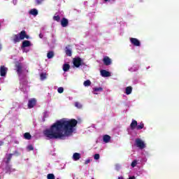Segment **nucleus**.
I'll use <instances>...</instances> for the list:
<instances>
[{
	"instance_id": "nucleus-15",
	"label": "nucleus",
	"mask_w": 179,
	"mask_h": 179,
	"mask_svg": "<svg viewBox=\"0 0 179 179\" xmlns=\"http://www.w3.org/2000/svg\"><path fill=\"white\" fill-rule=\"evenodd\" d=\"M73 159L75 162H78L80 159V153L75 152L73 155Z\"/></svg>"
},
{
	"instance_id": "nucleus-25",
	"label": "nucleus",
	"mask_w": 179,
	"mask_h": 179,
	"mask_svg": "<svg viewBox=\"0 0 179 179\" xmlns=\"http://www.w3.org/2000/svg\"><path fill=\"white\" fill-rule=\"evenodd\" d=\"M12 156H13L12 154L8 155L7 159L6 161V164H9V163H10V160H12Z\"/></svg>"
},
{
	"instance_id": "nucleus-22",
	"label": "nucleus",
	"mask_w": 179,
	"mask_h": 179,
	"mask_svg": "<svg viewBox=\"0 0 179 179\" xmlns=\"http://www.w3.org/2000/svg\"><path fill=\"white\" fill-rule=\"evenodd\" d=\"M41 80H45L47 79V73H41L40 74Z\"/></svg>"
},
{
	"instance_id": "nucleus-31",
	"label": "nucleus",
	"mask_w": 179,
	"mask_h": 179,
	"mask_svg": "<svg viewBox=\"0 0 179 179\" xmlns=\"http://www.w3.org/2000/svg\"><path fill=\"white\" fill-rule=\"evenodd\" d=\"M36 5H41L43 2H44V0H35Z\"/></svg>"
},
{
	"instance_id": "nucleus-6",
	"label": "nucleus",
	"mask_w": 179,
	"mask_h": 179,
	"mask_svg": "<svg viewBox=\"0 0 179 179\" xmlns=\"http://www.w3.org/2000/svg\"><path fill=\"white\" fill-rule=\"evenodd\" d=\"M130 42L135 47H141V41H139V40H138V38H131Z\"/></svg>"
},
{
	"instance_id": "nucleus-2",
	"label": "nucleus",
	"mask_w": 179,
	"mask_h": 179,
	"mask_svg": "<svg viewBox=\"0 0 179 179\" xmlns=\"http://www.w3.org/2000/svg\"><path fill=\"white\" fill-rule=\"evenodd\" d=\"M24 38L29 40V38H30V36L27 35L26 31L22 30L19 34H14L13 36L12 40L14 44H16L17 43H20V40H24Z\"/></svg>"
},
{
	"instance_id": "nucleus-28",
	"label": "nucleus",
	"mask_w": 179,
	"mask_h": 179,
	"mask_svg": "<svg viewBox=\"0 0 179 179\" xmlns=\"http://www.w3.org/2000/svg\"><path fill=\"white\" fill-rule=\"evenodd\" d=\"M48 179H55V176L53 173H49L47 176Z\"/></svg>"
},
{
	"instance_id": "nucleus-19",
	"label": "nucleus",
	"mask_w": 179,
	"mask_h": 179,
	"mask_svg": "<svg viewBox=\"0 0 179 179\" xmlns=\"http://www.w3.org/2000/svg\"><path fill=\"white\" fill-rule=\"evenodd\" d=\"M65 52L67 57H72V50L68 48V47H66Z\"/></svg>"
},
{
	"instance_id": "nucleus-40",
	"label": "nucleus",
	"mask_w": 179,
	"mask_h": 179,
	"mask_svg": "<svg viewBox=\"0 0 179 179\" xmlns=\"http://www.w3.org/2000/svg\"><path fill=\"white\" fill-rule=\"evenodd\" d=\"M111 0H104L105 2H110Z\"/></svg>"
},
{
	"instance_id": "nucleus-24",
	"label": "nucleus",
	"mask_w": 179,
	"mask_h": 179,
	"mask_svg": "<svg viewBox=\"0 0 179 179\" xmlns=\"http://www.w3.org/2000/svg\"><path fill=\"white\" fill-rule=\"evenodd\" d=\"M47 57L48 59H51V58H54V52L50 51L49 52H48Z\"/></svg>"
},
{
	"instance_id": "nucleus-18",
	"label": "nucleus",
	"mask_w": 179,
	"mask_h": 179,
	"mask_svg": "<svg viewBox=\"0 0 179 179\" xmlns=\"http://www.w3.org/2000/svg\"><path fill=\"white\" fill-rule=\"evenodd\" d=\"M30 15H33V16H37L38 15V10L36 8H33L29 12Z\"/></svg>"
},
{
	"instance_id": "nucleus-12",
	"label": "nucleus",
	"mask_w": 179,
	"mask_h": 179,
	"mask_svg": "<svg viewBox=\"0 0 179 179\" xmlns=\"http://www.w3.org/2000/svg\"><path fill=\"white\" fill-rule=\"evenodd\" d=\"M138 127V122L135 120H132L131 123L130 124V129L134 131Z\"/></svg>"
},
{
	"instance_id": "nucleus-36",
	"label": "nucleus",
	"mask_w": 179,
	"mask_h": 179,
	"mask_svg": "<svg viewBox=\"0 0 179 179\" xmlns=\"http://www.w3.org/2000/svg\"><path fill=\"white\" fill-rule=\"evenodd\" d=\"M94 159L95 160H99V159H100V155H99V154H95V155H94Z\"/></svg>"
},
{
	"instance_id": "nucleus-1",
	"label": "nucleus",
	"mask_w": 179,
	"mask_h": 179,
	"mask_svg": "<svg viewBox=\"0 0 179 179\" xmlns=\"http://www.w3.org/2000/svg\"><path fill=\"white\" fill-rule=\"evenodd\" d=\"M78 125V120L64 119L57 120L50 129L43 131V135L49 139H62L64 136H69L73 132V128Z\"/></svg>"
},
{
	"instance_id": "nucleus-17",
	"label": "nucleus",
	"mask_w": 179,
	"mask_h": 179,
	"mask_svg": "<svg viewBox=\"0 0 179 179\" xmlns=\"http://www.w3.org/2000/svg\"><path fill=\"white\" fill-rule=\"evenodd\" d=\"M70 69H71V65H69V64H64L63 65V71L64 72H68Z\"/></svg>"
},
{
	"instance_id": "nucleus-3",
	"label": "nucleus",
	"mask_w": 179,
	"mask_h": 179,
	"mask_svg": "<svg viewBox=\"0 0 179 179\" xmlns=\"http://www.w3.org/2000/svg\"><path fill=\"white\" fill-rule=\"evenodd\" d=\"M73 64L76 68L85 66L83 60L80 57H77L73 59Z\"/></svg>"
},
{
	"instance_id": "nucleus-27",
	"label": "nucleus",
	"mask_w": 179,
	"mask_h": 179,
	"mask_svg": "<svg viewBox=\"0 0 179 179\" xmlns=\"http://www.w3.org/2000/svg\"><path fill=\"white\" fill-rule=\"evenodd\" d=\"M83 85L85 87L90 86V85H92V82L90 80H87L84 82Z\"/></svg>"
},
{
	"instance_id": "nucleus-34",
	"label": "nucleus",
	"mask_w": 179,
	"mask_h": 179,
	"mask_svg": "<svg viewBox=\"0 0 179 179\" xmlns=\"http://www.w3.org/2000/svg\"><path fill=\"white\" fill-rule=\"evenodd\" d=\"M75 106L77 107V108H82V104H80L79 102H76Z\"/></svg>"
},
{
	"instance_id": "nucleus-4",
	"label": "nucleus",
	"mask_w": 179,
	"mask_h": 179,
	"mask_svg": "<svg viewBox=\"0 0 179 179\" xmlns=\"http://www.w3.org/2000/svg\"><path fill=\"white\" fill-rule=\"evenodd\" d=\"M135 142L136 146L139 148V149H145V148H146L145 143L141 138H136Z\"/></svg>"
},
{
	"instance_id": "nucleus-26",
	"label": "nucleus",
	"mask_w": 179,
	"mask_h": 179,
	"mask_svg": "<svg viewBox=\"0 0 179 179\" xmlns=\"http://www.w3.org/2000/svg\"><path fill=\"white\" fill-rule=\"evenodd\" d=\"M53 20H55V22H60L61 17H59V15H55L53 16Z\"/></svg>"
},
{
	"instance_id": "nucleus-38",
	"label": "nucleus",
	"mask_w": 179,
	"mask_h": 179,
	"mask_svg": "<svg viewBox=\"0 0 179 179\" xmlns=\"http://www.w3.org/2000/svg\"><path fill=\"white\" fill-rule=\"evenodd\" d=\"M40 38H43L44 37V35L43 34H39Z\"/></svg>"
},
{
	"instance_id": "nucleus-5",
	"label": "nucleus",
	"mask_w": 179,
	"mask_h": 179,
	"mask_svg": "<svg viewBox=\"0 0 179 179\" xmlns=\"http://www.w3.org/2000/svg\"><path fill=\"white\" fill-rule=\"evenodd\" d=\"M15 68H16L17 75L20 76V75H22V69H23V66L22 65V63H19V62L15 63Z\"/></svg>"
},
{
	"instance_id": "nucleus-37",
	"label": "nucleus",
	"mask_w": 179,
	"mask_h": 179,
	"mask_svg": "<svg viewBox=\"0 0 179 179\" xmlns=\"http://www.w3.org/2000/svg\"><path fill=\"white\" fill-rule=\"evenodd\" d=\"M90 162V159H87L85 160V164H89Z\"/></svg>"
},
{
	"instance_id": "nucleus-14",
	"label": "nucleus",
	"mask_w": 179,
	"mask_h": 179,
	"mask_svg": "<svg viewBox=\"0 0 179 179\" xmlns=\"http://www.w3.org/2000/svg\"><path fill=\"white\" fill-rule=\"evenodd\" d=\"M103 142H105V143H108V142H110V141H111V136L106 134L103 137Z\"/></svg>"
},
{
	"instance_id": "nucleus-8",
	"label": "nucleus",
	"mask_w": 179,
	"mask_h": 179,
	"mask_svg": "<svg viewBox=\"0 0 179 179\" xmlns=\"http://www.w3.org/2000/svg\"><path fill=\"white\" fill-rule=\"evenodd\" d=\"M103 62L106 66H108L109 65H111L113 62L108 56H105L103 59Z\"/></svg>"
},
{
	"instance_id": "nucleus-13",
	"label": "nucleus",
	"mask_w": 179,
	"mask_h": 179,
	"mask_svg": "<svg viewBox=\"0 0 179 179\" xmlns=\"http://www.w3.org/2000/svg\"><path fill=\"white\" fill-rule=\"evenodd\" d=\"M30 45H31V43L30 42V41H24L22 42L21 48H26V47H30Z\"/></svg>"
},
{
	"instance_id": "nucleus-20",
	"label": "nucleus",
	"mask_w": 179,
	"mask_h": 179,
	"mask_svg": "<svg viewBox=\"0 0 179 179\" xmlns=\"http://www.w3.org/2000/svg\"><path fill=\"white\" fill-rule=\"evenodd\" d=\"M125 93L127 95L131 94V93H132V87L131 86L127 87L125 90Z\"/></svg>"
},
{
	"instance_id": "nucleus-11",
	"label": "nucleus",
	"mask_w": 179,
	"mask_h": 179,
	"mask_svg": "<svg viewBox=\"0 0 179 179\" xmlns=\"http://www.w3.org/2000/svg\"><path fill=\"white\" fill-rule=\"evenodd\" d=\"M69 24V21L68 19L63 17L61 20L62 27H66Z\"/></svg>"
},
{
	"instance_id": "nucleus-42",
	"label": "nucleus",
	"mask_w": 179,
	"mask_h": 179,
	"mask_svg": "<svg viewBox=\"0 0 179 179\" xmlns=\"http://www.w3.org/2000/svg\"><path fill=\"white\" fill-rule=\"evenodd\" d=\"M92 179H94V178H92Z\"/></svg>"
},
{
	"instance_id": "nucleus-9",
	"label": "nucleus",
	"mask_w": 179,
	"mask_h": 179,
	"mask_svg": "<svg viewBox=\"0 0 179 179\" xmlns=\"http://www.w3.org/2000/svg\"><path fill=\"white\" fill-rule=\"evenodd\" d=\"M36 103H37V101L36 100V99L33 98L29 99L28 101V108H33V107H34Z\"/></svg>"
},
{
	"instance_id": "nucleus-41",
	"label": "nucleus",
	"mask_w": 179,
	"mask_h": 179,
	"mask_svg": "<svg viewBox=\"0 0 179 179\" xmlns=\"http://www.w3.org/2000/svg\"><path fill=\"white\" fill-rule=\"evenodd\" d=\"M0 50H1V45H0Z\"/></svg>"
},
{
	"instance_id": "nucleus-29",
	"label": "nucleus",
	"mask_w": 179,
	"mask_h": 179,
	"mask_svg": "<svg viewBox=\"0 0 179 179\" xmlns=\"http://www.w3.org/2000/svg\"><path fill=\"white\" fill-rule=\"evenodd\" d=\"M27 149L28 152H31V150H34V147H33V145H29L27 147Z\"/></svg>"
},
{
	"instance_id": "nucleus-10",
	"label": "nucleus",
	"mask_w": 179,
	"mask_h": 179,
	"mask_svg": "<svg viewBox=\"0 0 179 179\" xmlns=\"http://www.w3.org/2000/svg\"><path fill=\"white\" fill-rule=\"evenodd\" d=\"M100 72L103 78H108L111 76V73H110V71H107L106 70H101Z\"/></svg>"
},
{
	"instance_id": "nucleus-23",
	"label": "nucleus",
	"mask_w": 179,
	"mask_h": 179,
	"mask_svg": "<svg viewBox=\"0 0 179 179\" xmlns=\"http://www.w3.org/2000/svg\"><path fill=\"white\" fill-rule=\"evenodd\" d=\"M145 128V124L143 122H141L140 124H137V127L136 128L138 131L141 129H143Z\"/></svg>"
},
{
	"instance_id": "nucleus-32",
	"label": "nucleus",
	"mask_w": 179,
	"mask_h": 179,
	"mask_svg": "<svg viewBox=\"0 0 179 179\" xmlns=\"http://www.w3.org/2000/svg\"><path fill=\"white\" fill-rule=\"evenodd\" d=\"M138 164V162L136 161V159L134 160L132 162H131V167H136V164Z\"/></svg>"
},
{
	"instance_id": "nucleus-16",
	"label": "nucleus",
	"mask_w": 179,
	"mask_h": 179,
	"mask_svg": "<svg viewBox=\"0 0 179 179\" xmlns=\"http://www.w3.org/2000/svg\"><path fill=\"white\" fill-rule=\"evenodd\" d=\"M5 170L6 174H10V173H12V169L10 168V165L9 164H6Z\"/></svg>"
},
{
	"instance_id": "nucleus-21",
	"label": "nucleus",
	"mask_w": 179,
	"mask_h": 179,
	"mask_svg": "<svg viewBox=\"0 0 179 179\" xmlns=\"http://www.w3.org/2000/svg\"><path fill=\"white\" fill-rule=\"evenodd\" d=\"M24 138L27 141H30V139H31V134H30V133L27 132L24 134Z\"/></svg>"
},
{
	"instance_id": "nucleus-7",
	"label": "nucleus",
	"mask_w": 179,
	"mask_h": 179,
	"mask_svg": "<svg viewBox=\"0 0 179 179\" xmlns=\"http://www.w3.org/2000/svg\"><path fill=\"white\" fill-rule=\"evenodd\" d=\"M6 73H8V68L5 66H1L0 67V76H6Z\"/></svg>"
},
{
	"instance_id": "nucleus-39",
	"label": "nucleus",
	"mask_w": 179,
	"mask_h": 179,
	"mask_svg": "<svg viewBox=\"0 0 179 179\" xmlns=\"http://www.w3.org/2000/svg\"><path fill=\"white\" fill-rule=\"evenodd\" d=\"M3 141H0V146H3Z\"/></svg>"
},
{
	"instance_id": "nucleus-30",
	"label": "nucleus",
	"mask_w": 179,
	"mask_h": 179,
	"mask_svg": "<svg viewBox=\"0 0 179 179\" xmlns=\"http://www.w3.org/2000/svg\"><path fill=\"white\" fill-rule=\"evenodd\" d=\"M94 92H103V87H95Z\"/></svg>"
},
{
	"instance_id": "nucleus-35",
	"label": "nucleus",
	"mask_w": 179,
	"mask_h": 179,
	"mask_svg": "<svg viewBox=\"0 0 179 179\" xmlns=\"http://www.w3.org/2000/svg\"><path fill=\"white\" fill-rule=\"evenodd\" d=\"M57 92H58V93H64V87H59L58 89H57Z\"/></svg>"
},
{
	"instance_id": "nucleus-33",
	"label": "nucleus",
	"mask_w": 179,
	"mask_h": 179,
	"mask_svg": "<svg viewBox=\"0 0 179 179\" xmlns=\"http://www.w3.org/2000/svg\"><path fill=\"white\" fill-rule=\"evenodd\" d=\"M115 169L117 171H120V170H121V165L117 164L115 166Z\"/></svg>"
}]
</instances>
